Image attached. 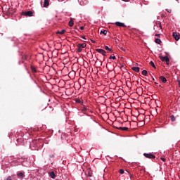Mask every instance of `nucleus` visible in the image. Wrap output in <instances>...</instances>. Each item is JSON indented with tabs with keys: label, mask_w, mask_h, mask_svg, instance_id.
Here are the masks:
<instances>
[{
	"label": "nucleus",
	"mask_w": 180,
	"mask_h": 180,
	"mask_svg": "<svg viewBox=\"0 0 180 180\" xmlns=\"http://www.w3.org/2000/svg\"><path fill=\"white\" fill-rule=\"evenodd\" d=\"M143 155L146 157V158H149L150 160L155 158V155L152 153H143Z\"/></svg>",
	"instance_id": "nucleus-1"
},
{
	"label": "nucleus",
	"mask_w": 180,
	"mask_h": 180,
	"mask_svg": "<svg viewBox=\"0 0 180 180\" xmlns=\"http://www.w3.org/2000/svg\"><path fill=\"white\" fill-rule=\"evenodd\" d=\"M22 15H24V16H33V11H30L27 12H22Z\"/></svg>",
	"instance_id": "nucleus-5"
},
{
	"label": "nucleus",
	"mask_w": 180,
	"mask_h": 180,
	"mask_svg": "<svg viewBox=\"0 0 180 180\" xmlns=\"http://www.w3.org/2000/svg\"><path fill=\"white\" fill-rule=\"evenodd\" d=\"M76 103H81V100L79 99H76Z\"/></svg>",
	"instance_id": "nucleus-30"
},
{
	"label": "nucleus",
	"mask_w": 180,
	"mask_h": 180,
	"mask_svg": "<svg viewBox=\"0 0 180 180\" xmlns=\"http://www.w3.org/2000/svg\"><path fill=\"white\" fill-rule=\"evenodd\" d=\"M160 81H162V82H163V84H165V82H167V78H165L164 76H160Z\"/></svg>",
	"instance_id": "nucleus-9"
},
{
	"label": "nucleus",
	"mask_w": 180,
	"mask_h": 180,
	"mask_svg": "<svg viewBox=\"0 0 180 180\" xmlns=\"http://www.w3.org/2000/svg\"><path fill=\"white\" fill-rule=\"evenodd\" d=\"M65 33V30H63L62 31H58L57 34H64Z\"/></svg>",
	"instance_id": "nucleus-18"
},
{
	"label": "nucleus",
	"mask_w": 180,
	"mask_h": 180,
	"mask_svg": "<svg viewBox=\"0 0 180 180\" xmlns=\"http://www.w3.org/2000/svg\"><path fill=\"white\" fill-rule=\"evenodd\" d=\"M155 36H157L158 37H160V34H156Z\"/></svg>",
	"instance_id": "nucleus-37"
},
{
	"label": "nucleus",
	"mask_w": 180,
	"mask_h": 180,
	"mask_svg": "<svg viewBox=\"0 0 180 180\" xmlns=\"http://www.w3.org/2000/svg\"><path fill=\"white\" fill-rule=\"evenodd\" d=\"M22 60H27V55L24 54L22 57Z\"/></svg>",
	"instance_id": "nucleus-24"
},
{
	"label": "nucleus",
	"mask_w": 180,
	"mask_h": 180,
	"mask_svg": "<svg viewBox=\"0 0 180 180\" xmlns=\"http://www.w3.org/2000/svg\"><path fill=\"white\" fill-rule=\"evenodd\" d=\"M153 81H155V79H154V77H152Z\"/></svg>",
	"instance_id": "nucleus-38"
},
{
	"label": "nucleus",
	"mask_w": 180,
	"mask_h": 180,
	"mask_svg": "<svg viewBox=\"0 0 180 180\" xmlns=\"http://www.w3.org/2000/svg\"><path fill=\"white\" fill-rule=\"evenodd\" d=\"M122 1H124V2H129L130 1V0H122Z\"/></svg>",
	"instance_id": "nucleus-34"
},
{
	"label": "nucleus",
	"mask_w": 180,
	"mask_h": 180,
	"mask_svg": "<svg viewBox=\"0 0 180 180\" xmlns=\"http://www.w3.org/2000/svg\"><path fill=\"white\" fill-rule=\"evenodd\" d=\"M82 39H84V40H86V38H85V37L82 36Z\"/></svg>",
	"instance_id": "nucleus-35"
},
{
	"label": "nucleus",
	"mask_w": 180,
	"mask_h": 180,
	"mask_svg": "<svg viewBox=\"0 0 180 180\" xmlns=\"http://www.w3.org/2000/svg\"><path fill=\"white\" fill-rule=\"evenodd\" d=\"M84 110H86V108H84Z\"/></svg>",
	"instance_id": "nucleus-42"
},
{
	"label": "nucleus",
	"mask_w": 180,
	"mask_h": 180,
	"mask_svg": "<svg viewBox=\"0 0 180 180\" xmlns=\"http://www.w3.org/2000/svg\"><path fill=\"white\" fill-rule=\"evenodd\" d=\"M81 30H84V27H80Z\"/></svg>",
	"instance_id": "nucleus-36"
},
{
	"label": "nucleus",
	"mask_w": 180,
	"mask_h": 180,
	"mask_svg": "<svg viewBox=\"0 0 180 180\" xmlns=\"http://www.w3.org/2000/svg\"><path fill=\"white\" fill-rule=\"evenodd\" d=\"M31 70H32V72H37L36 68H34V66H31Z\"/></svg>",
	"instance_id": "nucleus-19"
},
{
	"label": "nucleus",
	"mask_w": 180,
	"mask_h": 180,
	"mask_svg": "<svg viewBox=\"0 0 180 180\" xmlns=\"http://www.w3.org/2000/svg\"><path fill=\"white\" fill-rule=\"evenodd\" d=\"M170 119H171L172 122H175V120H176L175 116H174V115H171Z\"/></svg>",
	"instance_id": "nucleus-22"
},
{
	"label": "nucleus",
	"mask_w": 180,
	"mask_h": 180,
	"mask_svg": "<svg viewBox=\"0 0 180 180\" xmlns=\"http://www.w3.org/2000/svg\"><path fill=\"white\" fill-rule=\"evenodd\" d=\"M130 178H133V174H131V175H130Z\"/></svg>",
	"instance_id": "nucleus-39"
},
{
	"label": "nucleus",
	"mask_w": 180,
	"mask_h": 180,
	"mask_svg": "<svg viewBox=\"0 0 180 180\" xmlns=\"http://www.w3.org/2000/svg\"><path fill=\"white\" fill-rule=\"evenodd\" d=\"M50 176H51V178H52L53 179H56V173H54V172H50Z\"/></svg>",
	"instance_id": "nucleus-13"
},
{
	"label": "nucleus",
	"mask_w": 180,
	"mask_h": 180,
	"mask_svg": "<svg viewBox=\"0 0 180 180\" xmlns=\"http://www.w3.org/2000/svg\"><path fill=\"white\" fill-rule=\"evenodd\" d=\"M49 0H44V6L45 8H47V6H49Z\"/></svg>",
	"instance_id": "nucleus-15"
},
{
	"label": "nucleus",
	"mask_w": 180,
	"mask_h": 180,
	"mask_svg": "<svg viewBox=\"0 0 180 180\" xmlns=\"http://www.w3.org/2000/svg\"><path fill=\"white\" fill-rule=\"evenodd\" d=\"M100 34H104L105 36H106V34H108V30L101 31Z\"/></svg>",
	"instance_id": "nucleus-17"
},
{
	"label": "nucleus",
	"mask_w": 180,
	"mask_h": 180,
	"mask_svg": "<svg viewBox=\"0 0 180 180\" xmlns=\"http://www.w3.org/2000/svg\"><path fill=\"white\" fill-rule=\"evenodd\" d=\"M155 41L157 44H161V39H156Z\"/></svg>",
	"instance_id": "nucleus-20"
},
{
	"label": "nucleus",
	"mask_w": 180,
	"mask_h": 180,
	"mask_svg": "<svg viewBox=\"0 0 180 180\" xmlns=\"http://www.w3.org/2000/svg\"><path fill=\"white\" fill-rule=\"evenodd\" d=\"M147 74H148L147 70L142 71V75H144V77H147Z\"/></svg>",
	"instance_id": "nucleus-21"
},
{
	"label": "nucleus",
	"mask_w": 180,
	"mask_h": 180,
	"mask_svg": "<svg viewBox=\"0 0 180 180\" xmlns=\"http://www.w3.org/2000/svg\"><path fill=\"white\" fill-rule=\"evenodd\" d=\"M120 174L122 175V174H124V170L123 169H120Z\"/></svg>",
	"instance_id": "nucleus-28"
},
{
	"label": "nucleus",
	"mask_w": 180,
	"mask_h": 180,
	"mask_svg": "<svg viewBox=\"0 0 180 180\" xmlns=\"http://www.w3.org/2000/svg\"><path fill=\"white\" fill-rule=\"evenodd\" d=\"M104 49L105 50H107L108 51H109V53H113V50L111 48H109V46H105Z\"/></svg>",
	"instance_id": "nucleus-8"
},
{
	"label": "nucleus",
	"mask_w": 180,
	"mask_h": 180,
	"mask_svg": "<svg viewBox=\"0 0 180 180\" xmlns=\"http://www.w3.org/2000/svg\"><path fill=\"white\" fill-rule=\"evenodd\" d=\"M172 36L176 41H178V40L180 39V34L176 32H173Z\"/></svg>",
	"instance_id": "nucleus-4"
},
{
	"label": "nucleus",
	"mask_w": 180,
	"mask_h": 180,
	"mask_svg": "<svg viewBox=\"0 0 180 180\" xmlns=\"http://www.w3.org/2000/svg\"><path fill=\"white\" fill-rule=\"evenodd\" d=\"M166 11L168 12V13H171L172 12V10L168 8H167Z\"/></svg>",
	"instance_id": "nucleus-29"
},
{
	"label": "nucleus",
	"mask_w": 180,
	"mask_h": 180,
	"mask_svg": "<svg viewBox=\"0 0 180 180\" xmlns=\"http://www.w3.org/2000/svg\"><path fill=\"white\" fill-rule=\"evenodd\" d=\"M17 176L22 179L25 178V174H23L22 172H18V173H17Z\"/></svg>",
	"instance_id": "nucleus-7"
},
{
	"label": "nucleus",
	"mask_w": 180,
	"mask_h": 180,
	"mask_svg": "<svg viewBox=\"0 0 180 180\" xmlns=\"http://www.w3.org/2000/svg\"><path fill=\"white\" fill-rule=\"evenodd\" d=\"M91 41H92V43H95V41H94V40H91Z\"/></svg>",
	"instance_id": "nucleus-40"
},
{
	"label": "nucleus",
	"mask_w": 180,
	"mask_h": 180,
	"mask_svg": "<svg viewBox=\"0 0 180 180\" xmlns=\"http://www.w3.org/2000/svg\"><path fill=\"white\" fill-rule=\"evenodd\" d=\"M96 51H97V53H100V54H102L104 57H106V51L105 50L97 49H96Z\"/></svg>",
	"instance_id": "nucleus-3"
},
{
	"label": "nucleus",
	"mask_w": 180,
	"mask_h": 180,
	"mask_svg": "<svg viewBox=\"0 0 180 180\" xmlns=\"http://www.w3.org/2000/svg\"><path fill=\"white\" fill-rule=\"evenodd\" d=\"M109 58H110V60H116V56H110Z\"/></svg>",
	"instance_id": "nucleus-27"
},
{
	"label": "nucleus",
	"mask_w": 180,
	"mask_h": 180,
	"mask_svg": "<svg viewBox=\"0 0 180 180\" xmlns=\"http://www.w3.org/2000/svg\"><path fill=\"white\" fill-rule=\"evenodd\" d=\"M69 26L70 27H72L74 26V20H72V18H70V20L69 22Z\"/></svg>",
	"instance_id": "nucleus-14"
},
{
	"label": "nucleus",
	"mask_w": 180,
	"mask_h": 180,
	"mask_svg": "<svg viewBox=\"0 0 180 180\" xmlns=\"http://www.w3.org/2000/svg\"><path fill=\"white\" fill-rule=\"evenodd\" d=\"M132 70L133 71H135V72H140V68L139 67H133Z\"/></svg>",
	"instance_id": "nucleus-11"
},
{
	"label": "nucleus",
	"mask_w": 180,
	"mask_h": 180,
	"mask_svg": "<svg viewBox=\"0 0 180 180\" xmlns=\"http://www.w3.org/2000/svg\"><path fill=\"white\" fill-rule=\"evenodd\" d=\"M160 60L165 61L167 65L169 64V58H168V56H160Z\"/></svg>",
	"instance_id": "nucleus-2"
},
{
	"label": "nucleus",
	"mask_w": 180,
	"mask_h": 180,
	"mask_svg": "<svg viewBox=\"0 0 180 180\" xmlns=\"http://www.w3.org/2000/svg\"><path fill=\"white\" fill-rule=\"evenodd\" d=\"M86 174L87 175V176H92V172H91V169H87V171L86 172Z\"/></svg>",
	"instance_id": "nucleus-12"
},
{
	"label": "nucleus",
	"mask_w": 180,
	"mask_h": 180,
	"mask_svg": "<svg viewBox=\"0 0 180 180\" xmlns=\"http://www.w3.org/2000/svg\"><path fill=\"white\" fill-rule=\"evenodd\" d=\"M155 85H158V83H157V82H155Z\"/></svg>",
	"instance_id": "nucleus-41"
},
{
	"label": "nucleus",
	"mask_w": 180,
	"mask_h": 180,
	"mask_svg": "<svg viewBox=\"0 0 180 180\" xmlns=\"http://www.w3.org/2000/svg\"><path fill=\"white\" fill-rule=\"evenodd\" d=\"M117 129H118V130H123L124 131H127V130H129L128 127H117Z\"/></svg>",
	"instance_id": "nucleus-10"
},
{
	"label": "nucleus",
	"mask_w": 180,
	"mask_h": 180,
	"mask_svg": "<svg viewBox=\"0 0 180 180\" xmlns=\"http://www.w3.org/2000/svg\"><path fill=\"white\" fill-rule=\"evenodd\" d=\"M81 51H82V48H81V47L79 46V45H78V49H77V53H81Z\"/></svg>",
	"instance_id": "nucleus-23"
},
{
	"label": "nucleus",
	"mask_w": 180,
	"mask_h": 180,
	"mask_svg": "<svg viewBox=\"0 0 180 180\" xmlns=\"http://www.w3.org/2000/svg\"><path fill=\"white\" fill-rule=\"evenodd\" d=\"M6 180H13V176H9L7 177Z\"/></svg>",
	"instance_id": "nucleus-26"
},
{
	"label": "nucleus",
	"mask_w": 180,
	"mask_h": 180,
	"mask_svg": "<svg viewBox=\"0 0 180 180\" xmlns=\"http://www.w3.org/2000/svg\"><path fill=\"white\" fill-rule=\"evenodd\" d=\"M159 26L160 29H162V26L161 25V22H159Z\"/></svg>",
	"instance_id": "nucleus-32"
},
{
	"label": "nucleus",
	"mask_w": 180,
	"mask_h": 180,
	"mask_svg": "<svg viewBox=\"0 0 180 180\" xmlns=\"http://www.w3.org/2000/svg\"><path fill=\"white\" fill-rule=\"evenodd\" d=\"M160 160H162V161H163L164 162H165V158H161Z\"/></svg>",
	"instance_id": "nucleus-31"
},
{
	"label": "nucleus",
	"mask_w": 180,
	"mask_h": 180,
	"mask_svg": "<svg viewBox=\"0 0 180 180\" xmlns=\"http://www.w3.org/2000/svg\"><path fill=\"white\" fill-rule=\"evenodd\" d=\"M115 25H116V26H118L119 27H126V25H124V23H123V22H116Z\"/></svg>",
	"instance_id": "nucleus-6"
},
{
	"label": "nucleus",
	"mask_w": 180,
	"mask_h": 180,
	"mask_svg": "<svg viewBox=\"0 0 180 180\" xmlns=\"http://www.w3.org/2000/svg\"><path fill=\"white\" fill-rule=\"evenodd\" d=\"M150 65L153 68H155V65L154 64V62L150 61Z\"/></svg>",
	"instance_id": "nucleus-25"
},
{
	"label": "nucleus",
	"mask_w": 180,
	"mask_h": 180,
	"mask_svg": "<svg viewBox=\"0 0 180 180\" xmlns=\"http://www.w3.org/2000/svg\"><path fill=\"white\" fill-rule=\"evenodd\" d=\"M78 46L81 47L82 49H85L86 47V44L83 43V44H79Z\"/></svg>",
	"instance_id": "nucleus-16"
},
{
	"label": "nucleus",
	"mask_w": 180,
	"mask_h": 180,
	"mask_svg": "<svg viewBox=\"0 0 180 180\" xmlns=\"http://www.w3.org/2000/svg\"><path fill=\"white\" fill-rule=\"evenodd\" d=\"M120 49H121L122 51H126V49H124V48H120Z\"/></svg>",
	"instance_id": "nucleus-33"
}]
</instances>
